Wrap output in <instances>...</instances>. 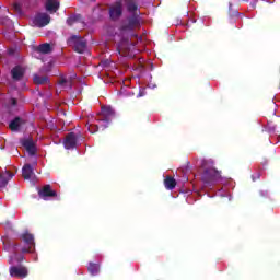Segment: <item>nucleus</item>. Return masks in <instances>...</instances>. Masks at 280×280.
<instances>
[{"label": "nucleus", "mask_w": 280, "mask_h": 280, "mask_svg": "<svg viewBox=\"0 0 280 280\" xmlns=\"http://www.w3.org/2000/svg\"><path fill=\"white\" fill-rule=\"evenodd\" d=\"M115 118V112L110 107H102L101 113L96 117L97 125H89L88 130L95 135L100 128L106 130L110 126V121Z\"/></svg>", "instance_id": "f257e3e1"}, {"label": "nucleus", "mask_w": 280, "mask_h": 280, "mask_svg": "<svg viewBox=\"0 0 280 280\" xmlns=\"http://www.w3.org/2000/svg\"><path fill=\"white\" fill-rule=\"evenodd\" d=\"M214 162L212 160H205L202 162L203 173L201 174V180L206 185V187H213L222 175L220 171L214 168Z\"/></svg>", "instance_id": "f03ea898"}, {"label": "nucleus", "mask_w": 280, "mask_h": 280, "mask_svg": "<svg viewBox=\"0 0 280 280\" xmlns=\"http://www.w3.org/2000/svg\"><path fill=\"white\" fill-rule=\"evenodd\" d=\"M67 43L77 54H84L86 51L88 43L82 36L72 35Z\"/></svg>", "instance_id": "7ed1b4c3"}, {"label": "nucleus", "mask_w": 280, "mask_h": 280, "mask_svg": "<svg viewBox=\"0 0 280 280\" xmlns=\"http://www.w3.org/2000/svg\"><path fill=\"white\" fill-rule=\"evenodd\" d=\"M20 240L24 244V246L21 248V253H34V248H36V243L34 242V234L30 232H24L23 234H21Z\"/></svg>", "instance_id": "20e7f679"}, {"label": "nucleus", "mask_w": 280, "mask_h": 280, "mask_svg": "<svg viewBox=\"0 0 280 280\" xmlns=\"http://www.w3.org/2000/svg\"><path fill=\"white\" fill-rule=\"evenodd\" d=\"M2 244H3L4 250H7L8 253H13V257H14V259H16V261L19 264H21V261H23V255H19V244L18 243H13L10 238L3 237Z\"/></svg>", "instance_id": "39448f33"}, {"label": "nucleus", "mask_w": 280, "mask_h": 280, "mask_svg": "<svg viewBox=\"0 0 280 280\" xmlns=\"http://www.w3.org/2000/svg\"><path fill=\"white\" fill-rule=\"evenodd\" d=\"M132 49V43H130V39L122 38L119 44L117 45V52L119 56L127 57L130 56V50Z\"/></svg>", "instance_id": "423d86ee"}, {"label": "nucleus", "mask_w": 280, "mask_h": 280, "mask_svg": "<svg viewBox=\"0 0 280 280\" xmlns=\"http://www.w3.org/2000/svg\"><path fill=\"white\" fill-rule=\"evenodd\" d=\"M124 14V2L117 0L113 7L109 9V16L113 21H117Z\"/></svg>", "instance_id": "0eeeda50"}, {"label": "nucleus", "mask_w": 280, "mask_h": 280, "mask_svg": "<svg viewBox=\"0 0 280 280\" xmlns=\"http://www.w3.org/2000/svg\"><path fill=\"white\" fill-rule=\"evenodd\" d=\"M38 196L43 200H47V198H58V192L51 188V185L47 184L38 190Z\"/></svg>", "instance_id": "6e6552de"}, {"label": "nucleus", "mask_w": 280, "mask_h": 280, "mask_svg": "<svg viewBox=\"0 0 280 280\" xmlns=\"http://www.w3.org/2000/svg\"><path fill=\"white\" fill-rule=\"evenodd\" d=\"M10 276L11 277H16L18 279H25L27 277V268L24 266H12L9 269Z\"/></svg>", "instance_id": "1a4fd4ad"}, {"label": "nucleus", "mask_w": 280, "mask_h": 280, "mask_svg": "<svg viewBox=\"0 0 280 280\" xmlns=\"http://www.w3.org/2000/svg\"><path fill=\"white\" fill-rule=\"evenodd\" d=\"M20 143L23 148H25L26 152L34 156L36 154V143H34V139L32 138H23L20 140Z\"/></svg>", "instance_id": "9d476101"}, {"label": "nucleus", "mask_w": 280, "mask_h": 280, "mask_svg": "<svg viewBox=\"0 0 280 280\" xmlns=\"http://www.w3.org/2000/svg\"><path fill=\"white\" fill-rule=\"evenodd\" d=\"M63 145L66 150H73L78 145V136L75 132H69L65 140H63Z\"/></svg>", "instance_id": "9b49d317"}, {"label": "nucleus", "mask_w": 280, "mask_h": 280, "mask_svg": "<svg viewBox=\"0 0 280 280\" xmlns=\"http://www.w3.org/2000/svg\"><path fill=\"white\" fill-rule=\"evenodd\" d=\"M11 77L14 82H21L25 78V68L23 66H15L11 69Z\"/></svg>", "instance_id": "f8f14e48"}, {"label": "nucleus", "mask_w": 280, "mask_h": 280, "mask_svg": "<svg viewBox=\"0 0 280 280\" xmlns=\"http://www.w3.org/2000/svg\"><path fill=\"white\" fill-rule=\"evenodd\" d=\"M51 21V16H49V14L47 13H39L35 19H34V24L37 27H45L47 25H49Z\"/></svg>", "instance_id": "ddd939ff"}, {"label": "nucleus", "mask_w": 280, "mask_h": 280, "mask_svg": "<svg viewBox=\"0 0 280 280\" xmlns=\"http://www.w3.org/2000/svg\"><path fill=\"white\" fill-rule=\"evenodd\" d=\"M137 25H139V18H137V15H132L128 18L127 24L121 26V32H132Z\"/></svg>", "instance_id": "4468645a"}, {"label": "nucleus", "mask_w": 280, "mask_h": 280, "mask_svg": "<svg viewBox=\"0 0 280 280\" xmlns=\"http://www.w3.org/2000/svg\"><path fill=\"white\" fill-rule=\"evenodd\" d=\"M127 12L132 15H139V3L136 0H125Z\"/></svg>", "instance_id": "2eb2a0df"}, {"label": "nucleus", "mask_w": 280, "mask_h": 280, "mask_svg": "<svg viewBox=\"0 0 280 280\" xmlns=\"http://www.w3.org/2000/svg\"><path fill=\"white\" fill-rule=\"evenodd\" d=\"M14 178V173L10 171H2L0 174V188L8 187V183Z\"/></svg>", "instance_id": "dca6fc26"}, {"label": "nucleus", "mask_w": 280, "mask_h": 280, "mask_svg": "<svg viewBox=\"0 0 280 280\" xmlns=\"http://www.w3.org/2000/svg\"><path fill=\"white\" fill-rule=\"evenodd\" d=\"M22 176L24 180H30L32 176H34V167H32V164H25L22 167Z\"/></svg>", "instance_id": "f3484780"}, {"label": "nucleus", "mask_w": 280, "mask_h": 280, "mask_svg": "<svg viewBox=\"0 0 280 280\" xmlns=\"http://www.w3.org/2000/svg\"><path fill=\"white\" fill-rule=\"evenodd\" d=\"M46 10L48 12H58V10H60V2H58L57 0H47Z\"/></svg>", "instance_id": "a211bd4d"}, {"label": "nucleus", "mask_w": 280, "mask_h": 280, "mask_svg": "<svg viewBox=\"0 0 280 280\" xmlns=\"http://www.w3.org/2000/svg\"><path fill=\"white\" fill-rule=\"evenodd\" d=\"M33 82H34V84H37L38 86H40L43 84H49V77L48 75L34 74L33 75Z\"/></svg>", "instance_id": "6ab92c4d"}, {"label": "nucleus", "mask_w": 280, "mask_h": 280, "mask_svg": "<svg viewBox=\"0 0 280 280\" xmlns=\"http://www.w3.org/2000/svg\"><path fill=\"white\" fill-rule=\"evenodd\" d=\"M23 124V119L21 117H15L10 124L9 128L12 130V132H16L19 128H21V125Z\"/></svg>", "instance_id": "aec40b11"}, {"label": "nucleus", "mask_w": 280, "mask_h": 280, "mask_svg": "<svg viewBox=\"0 0 280 280\" xmlns=\"http://www.w3.org/2000/svg\"><path fill=\"white\" fill-rule=\"evenodd\" d=\"M35 51L38 54H50L51 52V45L50 44H42L36 47Z\"/></svg>", "instance_id": "412c9836"}, {"label": "nucleus", "mask_w": 280, "mask_h": 280, "mask_svg": "<svg viewBox=\"0 0 280 280\" xmlns=\"http://www.w3.org/2000/svg\"><path fill=\"white\" fill-rule=\"evenodd\" d=\"M164 186L167 189H175L176 188V179L172 176H166V178L164 179Z\"/></svg>", "instance_id": "4be33fe9"}, {"label": "nucleus", "mask_w": 280, "mask_h": 280, "mask_svg": "<svg viewBox=\"0 0 280 280\" xmlns=\"http://www.w3.org/2000/svg\"><path fill=\"white\" fill-rule=\"evenodd\" d=\"M88 270L92 277L100 275V265L95 262H90L88 266Z\"/></svg>", "instance_id": "5701e85b"}, {"label": "nucleus", "mask_w": 280, "mask_h": 280, "mask_svg": "<svg viewBox=\"0 0 280 280\" xmlns=\"http://www.w3.org/2000/svg\"><path fill=\"white\" fill-rule=\"evenodd\" d=\"M59 86H61L62 89H71L73 86V82L71 81V79H65L62 78L59 82H58Z\"/></svg>", "instance_id": "b1692460"}, {"label": "nucleus", "mask_w": 280, "mask_h": 280, "mask_svg": "<svg viewBox=\"0 0 280 280\" xmlns=\"http://www.w3.org/2000/svg\"><path fill=\"white\" fill-rule=\"evenodd\" d=\"M75 21H78V18L75 16H71L67 19V23L70 27L75 23Z\"/></svg>", "instance_id": "393cba45"}, {"label": "nucleus", "mask_w": 280, "mask_h": 280, "mask_svg": "<svg viewBox=\"0 0 280 280\" xmlns=\"http://www.w3.org/2000/svg\"><path fill=\"white\" fill-rule=\"evenodd\" d=\"M13 10H15V12L21 13L22 12L21 3L19 2L13 3Z\"/></svg>", "instance_id": "a878e982"}, {"label": "nucleus", "mask_w": 280, "mask_h": 280, "mask_svg": "<svg viewBox=\"0 0 280 280\" xmlns=\"http://www.w3.org/2000/svg\"><path fill=\"white\" fill-rule=\"evenodd\" d=\"M16 104H18L16 98H11V105H12V106H16Z\"/></svg>", "instance_id": "bb28decb"}]
</instances>
